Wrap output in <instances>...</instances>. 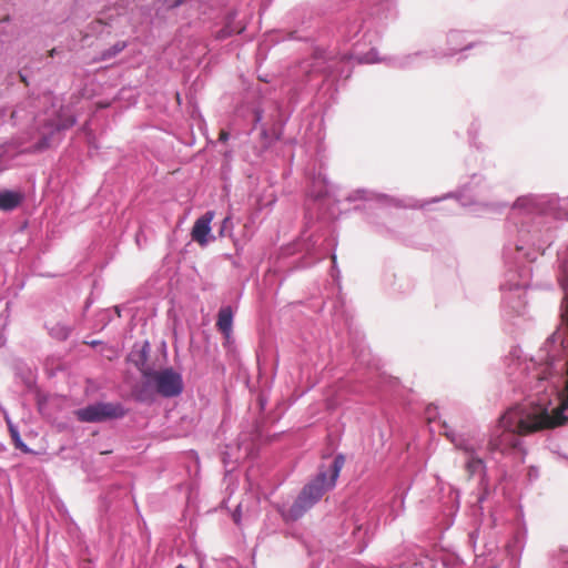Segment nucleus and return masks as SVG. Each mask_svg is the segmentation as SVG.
<instances>
[{
    "mask_svg": "<svg viewBox=\"0 0 568 568\" xmlns=\"http://www.w3.org/2000/svg\"><path fill=\"white\" fill-rule=\"evenodd\" d=\"M532 433V404L530 402L508 409L499 419L488 443L491 452L507 453L513 449L527 454L523 438Z\"/></svg>",
    "mask_w": 568,
    "mask_h": 568,
    "instance_id": "nucleus-1",
    "label": "nucleus"
},
{
    "mask_svg": "<svg viewBox=\"0 0 568 568\" xmlns=\"http://www.w3.org/2000/svg\"><path fill=\"white\" fill-rule=\"evenodd\" d=\"M344 464V456L337 455L327 469L321 468L317 476L302 489L293 505L286 511H282L283 519L295 521L310 510L326 490L335 486Z\"/></svg>",
    "mask_w": 568,
    "mask_h": 568,
    "instance_id": "nucleus-2",
    "label": "nucleus"
},
{
    "mask_svg": "<svg viewBox=\"0 0 568 568\" xmlns=\"http://www.w3.org/2000/svg\"><path fill=\"white\" fill-rule=\"evenodd\" d=\"M141 359L136 363L144 378V386L152 387L163 397H174L182 393V376L173 368L152 371L146 366L145 347L141 352Z\"/></svg>",
    "mask_w": 568,
    "mask_h": 568,
    "instance_id": "nucleus-3",
    "label": "nucleus"
},
{
    "mask_svg": "<svg viewBox=\"0 0 568 568\" xmlns=\"http://www.w3.org/2000/svg\"><path fill=\"white\" fill-rule=\"evenodd\" d=\"M125 414L120 404L95 403L84 408L78 409L75 416L80 422L100 423L108 419L123 417Z\"/></svg>",
    "mask_w": 568,
    "mask_h": 568,
    "instance_id": "nucleus-4",
    "label": "nucleus"
},
{
    "mask_svg": "<svg viewBox=\"0 0 568 568\" xmlns=\"http://www.w3.org/2000/svg\"><path fill=\"white\" fill-rule=\"evenodd\" d=\"M214 215L213 211H207L194 222L191 231V237L201 246H205L209 243L211 222L213 221Z\"/></svg>",
    "mask_w": 568,
    "mask_h": 568,
    "instance_id": "nucleus-5",
    "label": "nucleus"
},
{
    "mask_svg": "<svg viewBox=\"0 0 568 568\" xmlns=\"http://www.w3.org/2000/svg\"><path fill=\"white\" fill-rule=\"evenodd\" d=\"M233 316L234 313L230 305L222 306L217 313L216 328L223 334L226 341L232 336Z\"/></svg>",
    "mask_w": 568,
    "mask_h": 568,
    "instance_id": "nucleus-6",
    "label": "nucleus"
},
{
    "mask_svg": "<svg viewBox=\"0 0 568 568\" xmlns=\"http://www.w3.org/2000/svg\"><path fill=\"white\" fill-rule=\"evenodd\" d=\"M23 200V195L16 191L0 192V210L12 211L18 207Z\"/></svg>",
    "mask_w": 568,
    "mask_h": 568,
    "instance_id": "nucleus-7",
    "label": "nucleus"
},
{
    "mask_svg": "<svg viewBox=\"0 0 568 568\" xmlns=\"http://www.w3.org/2000/svg\"><path fill=\"white\" fill-rule=\"evenodd\" d=\"M74 123L75 119L72 115H69L63 120H59L57 123L50 124V133L52 134L53 132L71 128Z\"/></svg>",
    "mask_w": 568,
    "mask_h": 568,
    "instance_id": "nucleus-8",
    "label": "nucleus"
},
{
    "mask_svg": "<svg viewBox=\"0 0 568 568\" xmlns=\"http://www.w3.org/2000/svg\"><path fill=\"white\" fill-rule=\"evenodd\" d=\"M483 468V460L480 458L469 456V459L466 463V469L470 476Z\"/></svg>",
    "mask_w": 568,
    "mask_h": 568,
    "instance_id": "nucleus-9",
    "label": "nucleus"
},
{
    "mask_svg": "<svg viewBox=\"0 0 568 568\" xmlns=\"http://www.w3.org/2000/svg\"><path fill=\"white\" fill-rule=\"evenodd\" d=\"M445 436L455 444L456 448L464 450L469 456L474 454V448L465 444L463 440L457 442L452 432L446 430Z\"/></svg>",
    "mask_w": 568,
    "mask_h": 568,
    "instance_id": "nucleus-10",
    "label": "nucleus"
},
{
    "mask_svg": "<svg viewBox=\"0 0 568 568\" xmlns=\"http://www.w3.org/2000/svg\"><path fill=\"white\" fill-rule=\"evenodd\" d=\"M10 434H11V438L13 440L16 448H18L24 453L29 452L27 445L21 440L20 435L17 429H14L13 427H10Z\"/></svg>",
    "mask_w": 568,
    "mask_h": 568,
    "instance_id": "nucleus-11",
    "label": "nucleus"
},
{
    "mask_svg": "<svg viewBox=\"0 0 568 568\" xmlns=\"http://www.w3.org/2000/svg\"><path fill=\"white\" fill-rule=\"evenodd\" d=\"M125 48V42L115 43L112 49L103 54V58H111L119 52H121Z\"/></svg>",
    "mask_w": 568,
    "mask_h": 568,
    "instance_id": "nucleus-12",
    "label": "nucleus"
},
{
    "mask_svg": "<svg viewBox=\"0 0 568 568\" xmlns=\"http://www.w3.org/2000/svg\"><path fill=\"white\" fill-rule=\"evenodd\" d=\"M232 226V222H231V216L227 215L223 221H222V225H221V230H220V235L223 236L224 235V231L229 227Z\"/></svg>",
    "mask_w": 568,
    "mask_h": 568,
    "instance_id": "nucleus-13",
    "label": "nucleus"
},
{
    "mask_svg": "<svg viewBox=\"0 0 568 568\" xmlns=\"http://www.w3.org/2000/svg\"><path fill=\"white\" fill-rule=\"evenodd\" d=\"M49 146H50L49 136L47 135V133H43V138H42L41 142L39 143L38 149L41 150V149H45Z\"/></svg>",
    "mask_w": 568,
    "mask_h": 568,
    "instance_id": "nucleus-14",
    "label": "nucleus"
},
{
    "mask_svg": "<svg viewBox=\"0 0 568 568\" xmlns=\"http://www.w3.org/2000/svg\"><path fill=\"white\" fill-rule=\"evenodd\" d=\"M550 371H551V367H550V365L548 364V365L545 367V369H544V372H542V375H541V374H538V375H537L538 379H540V381H541V379H546V378H547V376L551 374V372H550Z\"/></svg>",
    "mask_w": 568,
    "mask_h": 568,
    "instance_id": "nucleus-15",
    "label": "nucleus"
},
{
    "mask_svg": "<svg viewBox=\"0 0 568 568\" xmlns=\"http://www.w3.org/2000/svg\"><path fill=\"white\" fill-rule=\"evenodd\" d=\"M244 30V27L237 29V30H229V27L225 30H222L223 34L221 37H227L231 36L233 32L241 33Z\"/></svg>",
    "mask_w": 568,
    "mask_h": 568,
    "instance_id": "nucleus-16",
    "label": "nucleus"
},
{
    "mask_svg": "<svg viewBox=\"0 0 568 568\" xmlns=\"http://www.w3.org/2000/svg\"><path fill=\"white\" fill-rule=\"evenodd\" d=\"M229 139V133L225 132V131H221L220 132V140L221 141H226Z\"/></svg>",
    "mask_w": 568,
    "mask_h": 568,
    "instance_id": "nucleus-17",
    "label": "nucleus"
},
{
    "mask_svg": "<svg viewBox=\"0 0 568 568\" xmlns=\"http://www.w3.org/2000/svg\"><path fill=\"white\" fill-rule=\"evenodd\" d=\"M21 82H23L26 85H28V80L23 74H19Z\"/></svg>",
    "mask_w": 568,
    "mask_h": 568,
    "instance_id": "nucleus-18",
    "label": "nucleus"
},
{
    "mask_svg": "<svg viewBox=\"0 0 568 568\" xmlns=\"http://www.w3.org/2000/svg\"><path fill=\"white\" fill-rule=\"evenodd\" d=\"M54 54H55V49H51V50L48 52V55H49L50 58L54 57Z\"/></svg>",
    "mask_w": 568,
    "mask_h": 568,
    "instance_id": "nucleus-19",
    "label": "nucleus"
},
{
    "mask_svg": "<svg viewBox=\"0 0 568 568\" xmlns=\"http://www.w3.org/2000/svg\"><path fill=\"white\" fill-rule=\"evenodd\" d=\"M175 568H186V567L180 564Z\"/></svg>",
    "mask_w": 568,
    "mask_h": 568,
    "instance_id": "nucleus-20",
    "label": "nucleus"
}]
</instances>
